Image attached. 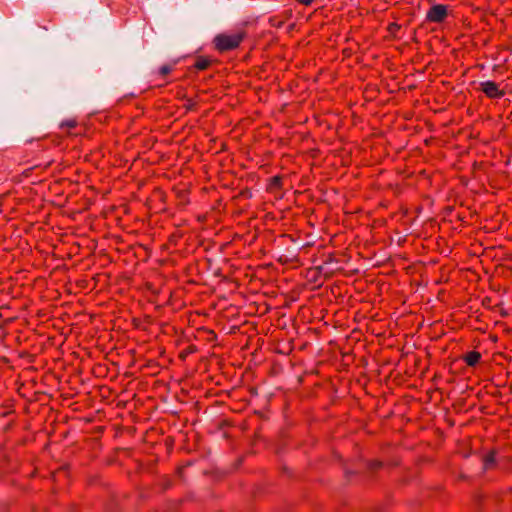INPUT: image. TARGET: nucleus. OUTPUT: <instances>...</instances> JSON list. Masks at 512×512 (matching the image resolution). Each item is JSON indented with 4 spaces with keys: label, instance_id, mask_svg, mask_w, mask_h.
I'll return each instance as SVG.
<instances>
[{
    "label": "nucleus",
    "instance_id": "1",
    "mask_svg": "<svg viewBox=\"0 0 512 512\" xmlns=\"http://www.w3.org/2000/svg\"><path fill=\"white\" fill-rule=\"evenodd\" d=\"M245 38L244 32H238L235 34H218L214 38V45L217 51L223 53L234 50L240 46Z\"/></svg>",
    "mask_w": 512,
    "mask_h": 512
},
{
    "label": "nucleus",
    "instance_id": "2",
    "mask_svg": "<svg viewBox=\"0 0 512 512\" xmlns=\"http://www.w3.org/2000/svg\"><path fill=\"white\" fill-rule=\"evenodd\" d=\"M448 6L444 4L432 5L426 13V21L430 23H442L448 16Z\"/></svg>",
    "mask_w": 512,
    "mask_h": 512
},
{
    "label": "nucleus",
    "instance_id": "3",
    "mask_svg": "<svg viewBox=\"0 0 512 512\" xmlns=\"http://www.w3.org/2000/svg\"><path fill=\"white\" fill-rule=\"evenodd\" d=\"M479 85V90L489 99H500L505 96V91L495 81L487 80L480 82Z\"/></svg>",
    "mask_w": 512,
    "mask_h": 512
},
{
    "label": "nucleus",
    "instance_id": "4",
    "mask_svg": "<svg viewBox=\"0 0 512 512\" xmlns=\"http://www.w3.org/2000/svg\"><path fill=\"white\" fill-rule=\"evenodd\" d=\"M481 357L482 356H481L480 352L473 350V351L466 353L463 356V360L468 366L474 367L475 365H477L479 363V361L481 360Z\"/></svg>",
    "mask_w": 512,
    "mask_h": 512
},
{
    "label": "nucleus",
    "instance_id": "5",
    "mask_svg": "<svg viewBox=\"0 0 512 512\" xmlns=\"http://www.w3.org/2000/svg\"><path fill=\"white\" fill-rule=\"evenodd\" d=\"M283 186V178L280 175L273 176L269 179L267 184V191L274 192L282 189Z\"/></svg>",
    "mask_w": 512,
    "mask_h": 512
},
{
    "label": "nucleus",
    "instance_id": "6",
    "mask_svg": "<svg viewBox=\"0 0 512 512\" xmlns=\"http://www.w3.org/2000/svg\"><path fill=\"white\" fill-rule=\"evenodd\" d=\"M496 464V451L491 450L483 457L484 470L491 469Z\"/></svg>",
    "mask_w": 512,
    "mask_h": 512
},
{
    "label": "nucleus",
    "instance_id": "7",
    "mask_svg": "<svg viewBox=\"0 0 512 512\" xmlns=\"http://www.w3.org/2000/svg\"><path fill=\"white\" fill-rule=\"evenodd\" d=\"M211 65V60L204 56H198L193 67L198 71H204Z\"/></svg>",
    "mask_w": 512,
    "mask_h": 512
},
{
    "label": "nucleus",
    "instance_id": "8",
    "mask_svg": "<svg viewBox=\"0 0 512 512\" xmlns=\"http://www.w3.org/2000/svg\"><path fill=\"white\" fill-rule=\"evenodd\" d=\"M173 70V66L170 65V64H165L163 66H161L158 70V75L162 78H165L166 76H168Z\"/></svg>",
    "mask_w": 512,
    "mask_h": 512
},
{
    "label": "nucleus",
    "instance_id": "9",
    "mask_svg": "<svg viewBox=\"0 0 512 512\" xmlns=\"http://www.w3.org/2000/svg\"><path fill=\"white\" fill-rule=\"evenodd\" d=\"M77 121L75 119H68V120H65L63 122H61L60 124V128L61 129H64V128H67V129H74L77 127Z\"/></svg>",
    "mask_w": 512,
    "mask_h": 512
},
{
    "label": "nucleus",
    "instance_id": "10",
    "mask_svg": "<svg viewBox=\"0 0 512 512\" xmlns=\"http://www.w3.org/2000/svg\"><path fill=\"white\" fill-rule=\"evenodd\" d=\"M196 346L190 345L187 347V349L180 353V358L185 359V357L190 354L196 352Z\"/></svg>",
    "mask_w": 512,
    "mask_h": 512
},
{
    "label": "nucleus",
    "instance_id": "11",
    "mask_svg": "<svg viewBox=\"0 0 512 512\" xmlns=\"http://www.w3.org/2000/svg\"><path fill=\"white\" fill-rule=\"evenodd\" d=\"M401 26L398 23H390L388 26V31L392 34L398 32L400 30Z\"/></svg>",
    "mask_w": 512,
    "mask_h": 512
},
{
    "label": "nucleus",
    "instance_id": "12",
    "mask_svg": "<svg viewBox=\"0 0 512 512\" xmlns=\"http://www.w3.org/2000/svg\"><path fill=\"white\" fill-rule=\"evenodd\" d=\"M300 4H303V5H310L314 0H297Z\"/></svg>",
    "mask_w": 512,
    "mask_h": 512
},
{
    "label": "nucleus",
    "instance_id": "13",
    "mask_svg": "<svg viewBox=\"0 0 512 512\" xmlns=\"http://www.w3.org/2000/svg\"><path fill=\"white\" fill-rule=\"evenodd\" d=\"M382 466V463L381 462H374L372 464V468H378V467H381Z\"/></svg>",
    "mask_w": 512,
    "mask_h": 512
},
{
    "label": "nucleus",
    "instance_id": "14",
    "mask_svg": "<svg viewBox=\"0 0 512 512\" xmlns=\"http://www.w3.org/2000/svg\"><path fill=\"white\" fill-rule=\"evenodd\" d=\"M5 197H6V195H5V194H3V195H1V196H0V203L3 201V199H4Z\"/></svg>",
    "mask_w": 512,
    "mask_h": 512
}]
</instances>
